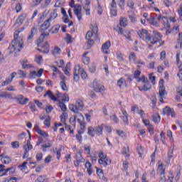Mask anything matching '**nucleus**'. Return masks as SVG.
I'll return each instance as SVG.
<instances>
[{
	"label": "nucleus",
	"instance_id": "1",
	"mask_svg": "<svg viewBox=\"0 0 182 182\" xmlns=\"http://www.w3.org/2000/svg\"><path fill=\"white\" fill-rule=\"evenodd\" d=\"M22 31H16L14 33V39L9 46L10 53H18L20 50L23 49V36L20 33Z\"/></svg>",
	"mask_w": 182,
	"mask_h": 182
},
{
	"label": "nucleus",
	"instance_id": "2",
	"mask_svg": "<svg viewBox=\"0 0 182 182\" xmlns=\"http://www.w3.org/2000/svg\"><path fill=\"white\" fill-rule=\"evenodd\" d=\"M153 33L154 35L151 36H150V35H148V36H146L147 43H151V45H156V43H159V46L164 45V41L161 40L163 36L158 31H153Z\"/></svg>",
	"mask_w": 182,
	"mask_h": 182
},
{
	"label": "nucleus",
	"instance_id": "3",
	"mask_svg": "<svg viewBox=\"0 0 182 182\" xmlns=\"http://www.w3.org/2000/svg\"><path fill=\"white\" fill-rule=\"evenodd\" d=\"M97 32H99V28H97V25L94 24L90 26V30L86 33V39L89 41V39H92V38H96L97 36Z\"/></svg>",
	"mask_w": 182,
	"mask_h": 182
},
{
	"label": "nucleus",
	"instance_id": "4",
	"mask_svg": "<svg viewBox=\"0 0 182 182\" xmlns=\"http://www.w3.org/2000/svg\"><path fill=\"white\" fill-rule=\"evenodd\" d=\"M14 174L15 168L14 167L5 169V166L0 164V176H6V174Z\"/></svg>",
	"mask_w": 182,
	"mask_h": 182
},
{
	"label": "nucleus",
	"instance_id": "5",
	"mask_svg": "<svg viewBox=\"0 0 182 182\" xmlns=\"http://www.w3.org/2000/svg\"><path fill=\"white\" fill-rule=\"evenodd\" d=\"M33 149L32 144L29 141H27V144L23 146L24 154L23 156V159H28L29 157V151Z\"/></svg>",
	"mask_w": 182,
	"mask_h": 182
},
{
	"label": "nucleus",
	"instance_id": "6",
	"mask_svg": "<svg viewBox=\"0 0 182 182\" xmlns=\"http://www.w3.org/2000/svg\"><path fill=\"white\" fill-rule=\"evenodd\" d=\"M76 120H77L78 123H80L81 120H83V115L80 113H77L76 116H73L70 119V123L73 126H75L76 124Z\"/></svg>",
	"mask_w": 182,
	"mask_h": 182
},
{
	"label": "nucleus",
	"instance_id": "7",
	"mask_svg": "<svg viewBox=\"0 0 182 182\" xmlns=\"http://www.w3.org/2000/svg\"><path fill=\"white\" fill-rule=\"evenodd\" d=\"M157 19L160 22H162L165 29H168V28H170V26H171L170 22H168V18H167V17H164L161 15H159L157 17Z\"/></svg>",
	"mask_w": 182,
	"mask_h": 182
},
{
	"label": "nucleus",
	"instance_id": "8",
	"mask_svg": "<svg viewBox=\"0 0 182 182\" xmlns=\"http://www.w3.org/2000/svg\"><path fill=\"white\" fill-rule=\"evenodd\" d=\"M74 14L77 16L79 22L82 21V6L77 4L74 9Z\"/></svg>",
	"mask_w": 182,
	"mask_h": 182
},
{
	"label": "nucleus",
	"instance_id": "9",
	"mask_svg": "<svg viewBox=\"0 0 182 182\" xmlns=\"http://www.w3.org/2000/svg\"><path fill=\"white\" fill-rule=\"evenodd\" d=\"M37 50L42 52V53H49V51L50 50L49 43H48V42L43 43L41 45V48H37Z\"/></svg>",
	"mask_w": 182,
	"mask_h": 182
},
{
	"label": "nucleus",
	"instance_id": "10",
	"mask_svg": "<svg viewBox=\"0 0 182 182\" xmlns=\"http://www.w3.org/2000/svg\"><path fill=\"white\" fill-rule=\"evenodd\" d=\"M75 159L76 161H74L75 167H79V164H80V163H85V159H83L80 152H77L75 154Z\"/></svg>",
	"mask_w": 182,
	"mask_h": 182
},
{
	"label": "nucleus",
	"instance_id": "11",
	"mask_svg": "<svg viewBox=\"0 0 182 182\" xmlns=\"http://www.w3.org/2000/svg\"><path fill=\"white\" fill-rule=\"evenodd\" d=\"M159 102L161 103H163L164 100V96L167 95V91H166V87H159Z\"/></svg>",
	"mask_w": 182,
	"mask_h": 182
},
{
	"label": "nucleus",
	"instance_id": "12",
	"mask_svg": "<svg viewBox=\"0 0 182 182\" xmlns=\"http://www.w3.org/2000/svg\"><path fill=\"white\" fill-rule=\"evenodd\" d=\"M163 112L164 114H166V116H171L172 117H176V112L173 108L166 107L163 109Z\"/></svg>",
	"mask_w": 182,
	"mask_h": 182
},
{
	"label": "nucleus",
	"instance_id": "13",
	"mask_svg": "<svg viewBox=\"0 0 182 182\" xmlns=\"http://www.w3.org/2000/svg\"><path fill=\"white\" fill-rule=\"evenodd\" d=\"M16 75H18V73L15 72L10 74L8 79H6L4 82H2L1 86H8V85H9V83H11L12 80H14V78L16 77Z\"/></svg>",
	"mask_w": 182,
	"mask_h": 182
},
{
	"label": "nucleus",
	"instance_id": "14",
	"mask_svg": "<svg viewBox=\"0 0 182 182\" xmlns=\"http://www.w3.org/2000/svg\"><path fill=\"white\" fill-rule=\"evenodd\" d=\"M99 164L102 166V167H106L107 166H110L112 164V159L109 158H104L103 159L98 160Z\"/></svg>",
	"mask_w": 182,
	"mask_h": 182
},
{
	"label": "nucleus",
	"instance_id": "15",
	"mask_svg": "<svg viewBox=\"0 0 182 182\" xmlns=\"http://www.w3.org/2000/svg\"><path fill=\"white\" fill-rule=\"evenodd\" d=\"M110 46H112V43L110 42V41H107L104 44H102V50L103 53L109 55V49L110 48Z\"/></svg>",
	"mask_w": 182,
	"mask_h": 182
},
{
	"label": "nucleus",
	"instance_id": "16",
	"mask_svg": "<svg viewBox=\"0 0 182 182\" xmlns=\"http://www.w3.org/2000/svg\"><path fill=\"white\" fill-rule=\"evenodd\" d=\"M137 35L141 38V39L146 40L147 36H149V31L146 29H141L137 31Z\"/></svg>",
	"mask_w": 182,
	"mask_h": 182
},
{
	"label": "nucleus",
	"instance_id": "17",
	"mask_svg": "<svg viewBox=\"0 0 182 182\" xmlns=\"http://www.w3.org/2000/svg\"><path fill=\"white\" fill-rule=\"evenodd\" d=\"M85 4L83 6L84 11H85V15H90V0H85Z\"/></svg>",
	"mask_w": 182,
	"mask_h": 182
},
{
	"label": "nucleus",
	"instance_id": "18",
	"mask_svg": "<svg viewBox=\"0 0 182 182\" xmlns=\"http://www.w3.org/2000/svg\"><path fill=\"white\" fill-rule=\"evenodd\" d=\"M34 129L38 133V134H40V136H43V137H48V134H46L45 131L41 129V128H39V125L36 124L34 126Z\"/></svg>",
	"mask_w": 182,
	"mask_h": 182
},
{
	"label": "nucleus",
	"instance_id": "19",
	"mask_svg": "<svg viewBox=\"0 0 182 182\" xmlns=\"http://www.w3.org/2000/svg\"><path fill=\"white\" fill-rule=\"evenodd\" d=\"M97 68V64L96 63H91L88 66V72L90 73H96Z\"/></svg>",
	"mask_w": 182,
	"mask_h": 182
},
{
	"label": "nucleus",
	"instance_id": "20",
	"mask_svg": "<svg viewBox=\"0 0 182 182\" xmlns=\"http://www.w3.org/2000/svg\"><path fill=\"white\" fill-rule=\"evenodd\" d=\"M158 171L160 173L161 176H163V174L166 173V168L161 161L158 162Z\"/></svg>",
	"mask_w": 182,
	"mask_h": 182
},
{
	"label": "nucleus",
	"instance_id": "21",
	"mask_svg": "<svg viewBox=\"0 0 182 182\" xmlns=\"http://www.w3.org/2000/svg\"><path fill=\"white\" fill-rule=\"evenodd\" d=\"M50 23H52V21H50L48 19L45 21L41 26V30L46 31L47 29H49Z\"/></svg>",
	"mask_w": 182,
	"mask_h": 182
},
{
	"label": "nucleus",
	"instance_id": "22",
	"mask_svg": "<svg viewBox=\"0 0 182 182\" xmlns=\"http://www.w3.org/2000/svg\"><path fill=\"white\" fill-rule=\"evenodd\" d=\"M87 134L88 136H90V137H95V136H96V127L92 126L88 127Z\"/></svg>",
	"mask_w": 182,
	"mask_h": 182
},
{
	"label": "nucleus",
	"instance_id": "23",
	"mask_svg": "<svg viewBox=\"0 0 182 182\" xmlns=\"http://www.w3.org/2000/svg\"><path fill=\"white\" fill-rule=\"evenodd\" d=\"M0 157L1 163H4V164H9V163L12 161L9 156H4V154L0 155Z\"/></svg>",
	"mask_w": 182,
	"mask_h": 182
},
{
	"label": "nucleus",
	"instance_id": "24",
	"mask_svg": "<svg viewBox=\"0 0 182 182\" xmlns=\"http://www.w3.org/2000/svg\"><path fill=\"white\" fill-rule=\"evenodd\" d=\"M103 127H105L104 124L95 127V134H97V136H102V134H103Z\"/></svg>",
	"mask_w": 182,
	"mask_h": 182
},
{
	"label": "nucleus",
	"instance_id": "25",
	"mask_svg": "<svg viewBox=\"0 0 182 182\" xmlns=\"http://www.w3.org/2000/svg\"><path fill=\"white\" fill-rule=\"evenodd\" d=\"M16 100L19 105H26V103L29 102V99L23 97V95H19Z\"/></svg>",
	"mask_w": 182,
	"mask_h": 182
},
{
	"label": "nucleus",
	"instance_id": "26",
	"mask_svg": "<svg viewBox=\"0 0 182 182\" xmlns=\"http://www.w3.org/2000/svg\"><path fill=\"white\" fill-rule=\"evenodd\" d=\"M119 25L123 28H126V26L129 25V21L127 20V18L121 17L119 18Z\"/></svg>",
	"mask_w": 182,
	"mask_h": 182
},
{
	"label": "nucleus",
	"instance_id": "27",
	"mask_svg": "<svg viewBox=\"0 0 182 182\" xmlns=\"http://www.w3.org/2000/svg\"><path fill=\"white\" fill-rule=\"evenodd\" d=\"M180 177H181V166H176L175 180L178 181V180H180Z\"/></svg>",
	"mask_w": 182,
	"mask_h": 182
},
{
	"label": "nucleus",
	"instance_id": "28",
	"mask_svg": "<svg viewBox=\"0 0 182 182\" xmlns=\"http://www.w3.org/2000/svg\"><path fill=\"white\" fill-rule=\"evenodd\" d=\"M37 28L36 27H33L30 31V35L28 37V41H32V39H33V36H35V35H36V32H37Z\"/></svg>",
	"mask_w": 182,
	"mask_h": 182
},
{
	"label": "nucleus",
	"instance_id": "29",
	"mask_svg": "<svg viewBox=\"0 0 182 182\" xmlns=\"http://www.w3.org/2000/svg\"><path fill=\"white\" fill-rule=\"evenodd\" d=\"M0 97H1L2 99H14V97H12V94L6 92H1Z\"/></svg>",
	"mask_w": 182,
	"mask_h": 182
},
{
	"label": "nucleus",
	"instance_id": "30",
	"mask_svg": "<svg viewBox=\"0 0 182 182\" xmlns=\"http://www.w3.org/2000/svg\"><path fill=\"white\" fill-rule=\"evenodd\" d=\"M28 16V14L26 13H24L21 14L16 20L17 23H23V21L26 19V17Z\"/></svg>",
	"mask_w": 182,
	"mask_h": 182
},
{
	"label": "nucleus",
	"instance_id": "31",
	"mask_svg": "<svg viewBox=\"0 0 182 182\" xmlns=\"http://www.w3.org/2000/svg\"><path fill=\"white\" fill-rule=\"evenodd\" d=\"M147 21L149 22L150 25L156 26V28H159V23L157 22V20L154 18V17H150L149 18H147Z\"/></svg>",
	"mask_w": 182,
	"mask_h": 182
},
{
	"label": "nucleus",
	"instance_id": "32",
	"mask_svg": "<svg viewBox=\"0 0 182 182\" xmlns=\"http://www.w3.org/2000/svg\"><path fill=\"white\" fill-rule=\"evenodd\" d=\"M56 18H58V13H57V10L54 9L53 12L50 13L48 21L53 22V21H55Z\"/></svg>",
	"mask_w": 182,
	"mask_h": 182
},
{
	"label": "nucleus",
	"instance_id": "33",
	"mask_svg": "<svg viewBox=\"0 0 182 182\" xmlns=\"http://www.w3.org/2000/svg\"><path fill=\"white\" fill-rule=\"evenodd\" d=\"M87 52L85 53L82 55V62L84 63V65H89V63H90V58L87 57Z\"/></svg>",
	"mask_w": 182,
	"mask_h": 182
},
{
	"label": "nucleus",
	"instance_id": "34",
	"mask_svg": "<svg viewBox=\"0 0 182 182\" xmlns=\"http://www.w3.org/2000/svg\"><path fill=\"white\" fill-rule=\"evenodd\" d=\"M105 90H106V87L100 84L94 88V91H95L96 93H102V92H105Z\"/></svg>",
	"mask_w": 182,
	"mask_h": 182
},
{
	"label": "nucleus",
	"instance_id": "35",
	"mask_svg": "<svg viewBox=\"0 0 182 182\" xmlns=\"http://www.w3.org/2000/svg\"><path fill=\"white\" fill-rule=\"evenodd\" d=\"M117 86L120 87L121 89H123V87H126V80L124 78L122 77L117 81Z\"/></svg>",
	"mask_w": 182,
	"mask_h": 182
},
{
	"label": "nucleus",
	"instance_id": "36",
	"mask_svg": "<svg viewBox=\"0 0 182 182\" xmlns=\"http://www.w3.org/2000/svg\"><path fill=\"white\" fill-rule=\"evenodd\" d=\"M75 106L78 108V110H82L83 107H85V104L83 103V100H77L75 102Z\"/></svg>",
	"mask_w": 182,
	"mask_h": 182
},
{
	"label": "nucleus",
	"instance_id": "37",
	"mask_svg": "<svg viewBox=\"0 0 182 182\" xmlns=\"http://www.w3.org/2000/svg\"><path fill=\"white\" fill-rule=\"evenodd\" d=\"M139 89L141 92H147V90H150V89H151V85L146 84L144 86L139 87Z\"/></svg>",
	"mask_w": 182,
	"mask_h": 182
},
{
	"label": "nucleus",
	"instance_id": "38",
	"mask_svg": "<svg viewBox=\"0 0 182 182\" xmlns=\"http://www.w3.org/2000/svg\"><path fill=\"white\" fill-rule=\"evenodd\" d=\"M34 60L38 65H42L43 63V57H42V55H37L35 56Z\"/></svg>",
	"mask_w": 182,
	"mask_h": 182
},
{
	"label": "nucleus",
	"instance_id": "39",
	"mask_svg": "<svg viewBox=\"0 0 182 182\" xmlns=\"http://www.w3.org/2000/svg\"><path fill=\"white\" fill-rule=\"evenodd\" d=\"M52 53L53 56L57 57L58 55H60V53H62V50L59 47H54Z\"/></svg>",
	"mask_w": 182,
	"mask_h": 182
},
{
	"label": "nucleus",
	"instance_id": "40",
	"mask_svg": "<svg viewBox=\"0 0 182 182\" xmlns=\"http://www.w3.org/2000/svg\"><path fill=\"white\" fill-rule=\"evenodd\" d=\"M43 73V68H41L39 70L36 71H33L32 75L33 76H36L37 77H41Z\"/></svg>",
	"mask_w": 182,
	"mask_h": 182
},
{
	"label": "nucleus",
	"instance_id": "41",
	"mask_svg": "<svg viewBox=\"0 0 182 182\" xmlns=\"http://www.w3.org/2000/svg\"><path fill=\"white\" fill-rule=\"evenodd\" d=\"M152 120L154 123H160V120H161L160 115L157 113L154 114L152 116Z\"/></svg>",
	"mask_w": 182,
	"mask_h": 182
},
{
	"label": "nucleus",
	"instance_id": "42",
	"mask_svg": "<svg viewBox=\"0 0 182 182\" xmlns=\"http://www.w3.org/2000/svg\"><path fill=\"white\" fill-rule=\"evenodd\" d=\"M80 72H82V68L80 65H76L74 68L73 75H79Z\"/></svg>",
	"mask_w": 182,
	"mask_h": 182
},
{
	"label": "nucleus",
	"instance_id": "43",
	"mask_svg": "<svg viewBox=\"0 0 182 182\" xmlns=\"http://www.w3.org/2000/svg\"><path fill=\"white\" fill-rule=\"evenodd\" d=\"M69 109L71 110V112H73L74 113H79V109L76 105H69Z\"/></svg>",
	"mask_w": 182,
	"mask_h": 182
},
{
	"label": "nucleus",
	"instance_id": "44",
	"mask_svg": "<svg viewBox=\"0 0 182 182\" xmlns=\"http://www.w3.org/2000/svg\"><path fill=\"white\" fill-rule=\"evenodd\" d=\"M58 107H60V109H61L62 112H65L68 109L66 107V105L62 102V101H58Z\"/></svg>",
	"mask_w": 182,
	"mask_h": 182
},
{
	"label": "nucleus",
	"instance_id": "45",
	"mask_svg": "<svg viewBox=\"0 0 182 182\" xmlns=\"http://www.w3.org/2000/svg\"><path fill=\"white\" fill-rule=\"evenodd\" d=\"M66 120H68V113L63 112L61 115V122L64 124H66Z\"/></svg>",
	"mask_w": 182,
	"mask_h": 182
},
{
	"label": "nucleus",
	"instance_id": "46",
	"mask_svg": "<svg viewBox=\"0 0 182 182\" xmlns=\"http://www.w3.org/2000/svg\"><path fill=\"white\" fill-rule=\"evenodd\" d=\"M28 162H23L22 165H20L18 167L21 171H28V166H26Z\"/></svg>",
	"mask_w": 182,
	"mask_h": 182
},
{
	"label": "nucleus",
	"instance_id": "47",
	"mask_svg": "<svg viewBox=\"0 0 182 182\" xmlns=\"http://www.w3.org/2000/svg\"><path fill=\"white\" fill-rule=\"evenodd\" d=\"M136 82H141V83H147L148 80L144 77V75H142L141 77L136 78Z\"/></svg>",
	"mask_w": 182,
	"mask_h": 182
},
{
	"label": "nucleus",
	"instance_id": "48",
	"mask_svg": "<svg viewBox=\"0 0 182 182\" xmlns=\"http://www.w3.org/2000/svg\"><path fill=\"white\" fill-rule=\"evenodd\" d=\"M129 18L130 20V22H132V23H136L137 22V17L136 16L135 14L129 16Z\"/></svg>",
	"mask_w": 182,
	"mask_h": 182
},
{
	"label": "nucleus",
	"instance_id": "49",
	"mask_svg": "<svg viewBox=\"0 0 182 182\" xmlns=\"http://www.w3.org/2000/svg\"><path fill=\"white\" fill-rule=\"evenodd\" d=\"M80 73L81 78L83 79V80H86V79H87V73H86V71L82 68Z\"/></svg>",
	"mask_w": 182,
	"mask_h": 182
},
{
	"label": "nucleus",
	"instance_id": "50",
	"mask_svg": "<svg viewBox=\"0 0 182 182\" xmlns=\"http://www.w3.org/2000/svg\"><path fill=\"white\" fill-rule=\"evenodd\" d=\"M18 75H19L20 79H23L26 77V73H24L22 70H18Z\"/></svg>",
	"mask_w": 182,
	"mask_h": 182
},
{
	"label": "nucleus",
	"instance_id": "51",
	"mask_svg": "<svg viewBox=\"0 0 182 182\" xmlns=\"http://www.w3.org/2000/svg\"><path fill=\"white\" fill-rule=\"evenodd\" d=\"M167 136L169 138L170 141H171V143H173L174 141V138H173V132H171V130L167 131Z\"/></svg>",
	"mask_w": 182,
	"mask_h": 182
},
{
	"label": "nucleus",
	"instance_id": "52",
	"mask_svg": "<svg viewBox=\"0 0 182 182\" xmlns=\"http://www.w3.org/2000/svg\"><path fill=\"white\" fill-rule=\"evenodd\" d=\"M88 96L91 97V99H96V97H97V95H96V93H95V91L93 90H90L88 92Z\"/></svg>",
	"mask_w": 182,
	"mask_h": 182
},
{
	"label": "nucleus",
	"instance_id": "53",
	"mask_svg": "<svg viewBox=\"0 0 182 182\" xmlns=\"http://www.w3.org/2000/svg\"><path fill=\"white\" fill-rule=\"evenodd\" d=\"M79 123L81 129L80 133H85V129H86V124L85 122H82V120Z\"/></svg>",
	"mask_w": 182,
	"mask_h": 182
},
{
	"label": "nucleus",
	"instance_id": "54",
	"mask_svg": "<svg viewBox=\"0 0 182 182\" xmlns=\"http://www.w3.org/2000/svg\"><path fill=\"white\" fill-rule=\"evenodd\" d=\"M60 28V26L59 25L54 26L52 28V33H58L59 32Z\"/></svg>",
	"mask_w": 182,
	"mask_h": 182
},
{
	"label": "nucleus",
	"instance_id": "55",
	"mask_svg": "<svg viewBox=\"0 0 182 182\" xmlns=\"http://www.w3.org/2000/svg\"><path fill=\"white\" fill-rule=\"evenodd\" d=\"M149 77L152 85H156V76H153V73H151L149 75Z\"/></svg>",
	"mask_w": 182,
	"mask_h": 182
},
{
	"label": "nucleus",
	"instance_id": "56",
	"mask_svg": "<svg viewBox=\"0 0 182 182\" xmlns=\"http://www.w3.org/2000/svg\"><path fill=\"white\" fill-rule=\"evenodd\" d=\"M98 157L100 158V160H103V159H106L107 157V155L105 153H103V151H100L98 153Z\"/></svg>",
	"mask_w": 182,
	"mask_h": 182
},
{
	"label": "nucleus",
	"instance_id": "57",
	"mask_svg": "<svg viewBox=\"0 0 182 182\" xmlns=\"http://www.w3.org/2000/svg\"><path fill=\"white\" fill-rule=\"evenodd\" d=\"M38 12L39 11L38 10H35L33 11V16H31V18L30 19H28V22H32L33 21V19H35L36 16H38Z\"/></svg>",
	"mask_w": 182,
	"mask_h": 182
},
{
	"label": "nucleus",
	"instance_id": "58",
	"mask_svg": "<svg viewBox=\"0 0 182 182\" xmlns=\"http://www.w3.org/2000/svg\"><path fill=\"white\" fill-rule=\"evenodd\" d=\"M60 86L63 90L64 91L68 90V86H66V83L65 82V81H61L60 82Z\"/></svg>",
	"mask_w": 182,
	"mask_h": 182
},
{
	"label": "nucleus",
	"instance_id": "59",
	"mask_svg": "<svg viewBox=\"0 0 182 182\" xmlns=\"http://www.w3.org/2000/svg\"><path fill=\"white\" fill-rule=\"evenodd\" d=\"M116 132L117 134H118V136H119L120 137H126V132L119 129H117Z\"/></svg>",
	"mask_w": 182,
	"mask_h": 182
},
{
	"label": "nucleus",
	"instance_id": "60",
	"mask_svg": "<svg viewBox=\"0 0 182 182\" xmlns=\"http://www.w3.org/2000/svg\"><path fill=\"white\" fill-rule=\"evenodd\" d=\"M52 2V0H45L42 4V8H48V6Z\"/></svg>",
	"mask_w": 182,
	"mask_h": 182
},
{
	"label": "nucleus",
	"instance_id": "61",
	"mask_svg": "<svg viewBox=\"0 0 182 182\" xmlns=\"http://www.w3.org/2000/svg\"><path fill=\"white\" fill-rule=\"evenodd\" d=\"M100 85V82H99V80L97 79H95L92 82V89H95L97 86H99Z\"/></svg>",
	"mask_w": 182,
	"mask_h": 182
},
{
	"label": "nucleus",
	"instance_id": "62",
	"mask_svg": "<svg viewBox=\"0 0 182 182\" xmlns=\"http://www.w3.org/2000/svg\"><path fill=\"white\" fill-rule=\"evenodd\" d=\"M11 147L13 149H18L19 147V142L18 141H14L11 143Z\"/></svg>",
	"mask_w": 182,
	"mask_h": 182
},
{
	"label": "nucleus",
	"instance_id": "63",
	"mask_svg": "<svg viewBox=\"0 0 182 182\" xmlns=\"http://www.w3.org/2000/svg\"><path fill=\"white\" fill-rule=\"evenodd\" d=\"M141 181H142V182H149V180H147V173H144L142 175Z\"/></svg>",
	"mask_w": 182,
	"mask_h": 182
},
{
	"label": "nucleus",
	"instance_id": "64",
	"mask_svg": "<svg viewBox=\"0 0 182 182\" xmlns=\"http://www.w3.org/2000/svg\"><path fill=\"white\" fill-rule=\"evenodd\" d=\"M45 180H46L45 176H39V177L36 180L35 182H44Z\"/></svg>",
	"mask_w": 182,
	"mask_h": 182
}]
</instances>
